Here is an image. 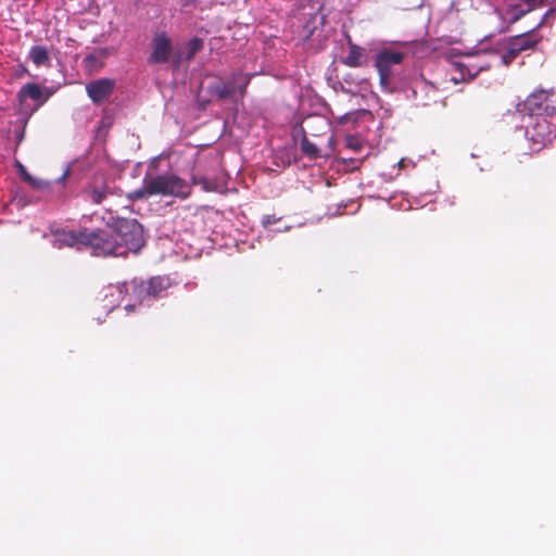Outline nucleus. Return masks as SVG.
Returning a JSON list of instances; mask_svg holds the SVG:
<instances>
[{
	"mask_svg": "<svg viewBox=\"0 0 556 556\" xmlns=\"http://www.w3.org/2000/svg\"><path fill=\"white\" fill-rule=\"evenodd\" d=\"M202 185L206 191H218L219 190L218 186L211 184L207 178H204L202 180Z\"/></svg>",
	"mask_w": 556,
	"mask_h": 556,
	"instance_id": "a878e982",
	"label": "nucleus"
},
{
	"mask_svg": "<svg viewBox=\"0 0 556 556\" xmlns=\"http://www.w3.org/2000/svg\"><path fill=\"white\" fill-rule=\"evenodd\" d=\"M541 40L542 37H540L534 29L520 35L511 36L507 39L508 43L519 54L528 50H534Z\"/></svg>",
	"mask_w": 556,
	"mask_h": 556,
	"instance_id": "f8f14e48",
	"label": "nucleus"
},
{
	"mask_svg": "<svg viewBox=\"0 0 556 556\" xmlns=\"http://www.w3.org/2000/svg\"><path fill=\"white\" fill-rule=\"evenodd\" d=\"M548 116H535L534 121L527 126L526 136L534 144L544 146L556 137L555 126L547 119Z\"/></svg>",
	"mask_w": 556,
	"mask_h": 556,
	"instance_id": "1a4fd4ad",
	"label": "nucleus"
},
{
	"mask_svg": "<svg viewBox=\"0 0 556 556\" xmlns=\"http://www.w3.org/2000/svg\"><path fill=\"white\" fill-rule=\"evenodd\" d=\"M84 249H89L96 256H125L124 245H119L118 239L110 225L108 229L98 231H83Z\"/></svg>",
	"mask_w": 556,
	"mask_h": 556,
	"instance_id": "7ed1b4c3",
	"label": "nucleus"
},
{
	"mask_svg": "<svg viewBox=\"0 0 556 556\" xmlns=\"http://www.w3.org/2000/svg\"><path fill=\"white\" fill-rule=\"evenodd\" d=\"M42 96L41 88L37 84H27L24 86L20 93V100L21 102L24 101L26 98H30L33 100H39Z\"/></svg>",
	"mask_w": 556,
	"mask_h": 556,
	"instance_id": "f3484780",
	"label": "nucleus"
},
{
	"mask_svg": "<svg viewBox=\"0 0 556 556\" xmlns=\"http://www.w3.org/2000/svg\"><path fill=\"white\" fill-rule=\"evenodd\" d=\"M202 48L203 42L201 39H191L182 49L175 52L173 56V66L176 68L179 67L182 61L191 60Z\"/></svg>",
	"mask_w": 556,
	"mask_h": 556,
	"instance_id": "4468645a",
	"label": "nucleus"
},
{
	"mask_svg": "<svg viewBox=\"0 0 556 556\" xmlns=\"http://www.w3.org/2000/svg\"><path fill=\"white\" fill-rule=\"evenodd\" d=\"M486 53L479 52L475 55L468 56L464 61L455 62L453 64L455 75L451 76V81L459 84L463 81L473 79L480 72L489 70L491 64L484 61Z\"/></svg>",
	"mask_w": 556,
	"mask_h": 556,
	"instance_id": "0eeeda50",
	"label": "nucleus"
},
{
	"mask_svg": "<svg viewBox=\"0 0 556 556\" xmlns=\"http://www.w3.org/2000/svg\"><path fill=\"white\" fill-rule=\"evenodd\" d=\"M301 150L309 159H317L320 156L319 150L316 147V144L311 142L306 136H303L301 140Z\"/></svg>",
	"mask_w": 556,
	"mask_h": 556,
	"instance_id": "6ab92c4d",
	"label": "nucleus"
},
{
	"mask_svg": "<svg viewBox=\"0 0 556 556\" xmlns=\"http://www.w3.org/2000/svg\"><path fill=\"white\" fill-rule=\"evenodd\" d=\"M420 91H425V92H428V91H432L434 92V87L430 84H427V83H424L420 87Z\"/></svg>",
	"mask_w": 556,
	"mask_h": 556,
	"instance_id": "c85d7f7f",
	"label": "nucleus"
},
{
	"mask_svg": "<svg viewBox=\"0 0 556 556\" xmlns=\"http://www.w3.org/2000/svg\"><path fill=\"white\" fill-rule=\"evenodd\" d=\"M85 61L87 62V65L89 67H93V64L97 61V54L91 53V54L87 55Z\"/></svg>",
	"mask_w": 556,
	"mask_h": 556,
	"instance_id": "bb28decb",
	"label": "nucleus"
},
{
	"mask_svg": "<svg viewBox=\"0 0 556 556\" xmlns=\"http://www.w3.org/2000/svg\"><path fill=\"white\" fill-rule=\"evenodd\" d=\"M30 60L37 65H43L49 61L48 51L45 47L35 46L29 51Z\"/></svg>",
	"mask_w": 556,
	"mask_h": 556,
	"instance_id": "a211bd4d",
	"label": "nucleus"
},
{
	"mask_svg": "<svg viewBox=\"0 0 556 556\" xmlns=\"http://www.w3.org/2000/svg\"><path fill=\"white\" fill-rule=\"evenodd\" d=\"M404 58V52L389 49L376 53L374 66L379 74V85L382 91L393 93L397 90L396 66L402 64Z\"/></svg>",
	"mask_w": 556,
	"mask_h": 556,
	"instance_id": "f03ea898",
	"label": "nucleus"
},
{
	"mask_svg": "<svg viewBox=\"0 0 556 556\" xmlns=\"http://www.w3.org/2000/svg\"><path fill=\"white\" fill-rule=\"evenodd\" d=\"M105 195H106L105 187H94L90 191V198H91L92 202H94V203H101L102 200L105 198Z\"/></svg>",
	"mask_w": 556,
	"mask_h": 556,
	"instance_id": "4be33fe9",
	"label": "nucleus"
},
{
	"mask_svg": "<svg viewBox=\"0 0 556 556\" xmlns=\"http://www.w3.org/2000/svg\"><path fill=\"white\" fill-rule=\"evenodd\" d=\"M518 55L519 53L507 42V49L501 55V62L503 65L508 66L516 60Z\"/></svg>",
	"mask_w": 556,
	"mask_h": 556,
	"instance_id": "412c9836",
	"label": "nucleus"
},
{
	"mask_svg": "<svg viewBox=\"0 0 556 556\" xmlns=\"http://www.w3.org/2000/svg\"><path fill=\"white\" fill-rule=\"evenodd\" d=\"M28 184L37 189V190H46L50 187V182L47 181V180H42V179H38V178H35V177H31L30 180L28 181Z\"/></svg>",
	"mask_w": 556,
	"mask_h": 556,
	"instance_id": "5701e85b",
	"label": "nucleus"
},
{
	"mask_svg": "<svg viewBox=\"0 0 556 556\" xmlns=\"http://www.w3.org/2000/svg\"><path fill=\"white\" fill-rule=\"evenodd\" d=\"M302 30L300 31V37L304 40H308L315 29V17L305 18L301 25Z\"/></svg>",
	"mask_w": 556,
	"mask_h": 556,
	"instance_id": "aec40b11",
	"label": "nucleus"
},
{
	"mask_svg": "<svg viewBox=\"0 0 556 556\" xmlns=\"http://www.w3.org/2000/svg\"><path fill=\"white\" fill-rule=\"evenodd\" d=\"M151 54L149 56V63L157 64V63H166L168 61L173 62V56L176 51H174V47L172 40L164 34H156L151 41Z\"/></svg>",
	"mask_w": 556,
	"mask_h": 556,
	"instance_id": "9d476101",
	"label": "nucleus"
},
{
	"mask_svg": "<svg viewBox=\"0 0 556 556\" xmlns=\"http://www.w3.org/2000/svg\"><path fill=\"white\" fill-rule=\"evenodd\" d=\"M190 193V187L175 175H159L146 178L143 186L128 194L132 201L148 199L152 195L186 198Z\"/></svg>",
	"mask_w": 556,
	"mask_h": 556,
	"instance_id": "f257e3e1",
	"label": "nucleus"
},
{
	"mask_svg": "<svg viewBox=\"0 0 556 556\" xmlns=\"http://www.w3.org/2000/svg\"><path fill=\"white\" fill-rule=\"evenodd\" d=\"M531 4L523 5L522 3L515 1L508 5L507 13L510 14L509 24H515L527 13L531 12Z\"/></svg>",
	"mask_w": 556,
	"mask_h": 556,
	"instance_id": "dca6fc26",
	"label": "nucleus"
},
{
	"mask_svg": "<svg viewBox=\"0 0 556 556\" xmlns=\"http://www.w3.org/2000/svg\"><path fill=\"white\" fill-rule=\"evenodd\" d=\"M263 223L264 225H267V224H274L275 223V219H271L270 216H266L264 219H263Z\"/></svg>",
	"mask_w": 556,
	"mask_h": 556,
	"instance_id": "7c9ffc66",
	"label": "nucleus"
},
{
	"mask_svg": "<svg viewBox=\"0 0 556 556\" xmlns=\"http://www.w3.org/2000/svg\"><path fill=\"white\" fill-rule=\"evenodd\" d=\"M83 231L74 232L66 230H56L53 232V247L62 249L63 247L76 248L77 250L84 249Z\"/></svg>",
	"mask_w": 556,
	"mask_h": 556,
	"instance_id": "ddd939ff",
	"label": "nucleus"
},
{
	"mask_svg": "<svg viewBox=\"0 0 556 556\" xmlns=\"http://www.w3.org/2000/svg\"><path fill=\"white\" fill-rule=\"evenodd\" d=\"M119 245H124L125 255L137 253L144 244L142 226L136 219L117 218L111 224Z\"/></svg>",
	"mask_w": 556,
	"mask_h": 556,
	"instance_id": "423d86ee",
	"label": "nucleus"
},
{
	"mask_svg": "<svg viewBox=\"0 0 556 556\" xmlns=\"http://www.w3.org/2000/svg\"><path fill=\"white\" fill-rule=\"evenodd\" d=\"M115 87V80L111 78H100L86 85V91L94 103H99L109 98Z\"/></svg>",
	"mask_w": 556,
	"mask_h": 556,
	"instance_id": "9b49d317",
	"label": "nucleus"
},
{
	"mask_svg": "<svg viewBox=\"0 0 556 556\" xmlns=\"http://www.w3.org/2000/svg\"><path fill=\"white\" fill-rule=\"evenodd\" d=\"M421 104H422L424 106H427V105H429V104H430V102H429V101H427V102H422Z\"/></svg>",
	"mask_w": 556,
	"mask_h": 556,
	"instance_id": "2f4dec72",
	"label": "nucleus"
},
{
	"mask_svg": "<svg viewBox=\"0 0 556 556\" xmlns=\"http://www.w3.org/2000/svg\"><path fill=\"white\" fill-rule=\"evenodd\" d=\"M349 53L343 58L342 63L349 67H359L364 64L365 52L364 49L353 42L349 34L345 35Z\"/></svg>",
	"mask_w": 556,
	"mask_h": 556,
	"instance_id": "2eb2a0df",
	"label": "nucleus"
},
{
	"mask_svg": "<svg viewBox=\"0 0 556 556\" xmlns=\"http://www.w3.org/2000/svg\"><path fill=\"white\" fill-rule=\"evenodd\" d=\"M250 78L251 76L248 74L238 73L228 81H216L211 88L219 99L238 101L243 98Z\"/></svg>",
	"mask_w": 556,
	"mask_h": 556,
	"instance_id": "6e6552de",
	"label": "nucleus"
},
{
	"mask_svg": "<svg viewBox=\"0 0 556 556\" xmlns=\"http://www.w3.org/2000/svg\"><path fill=\"white\" fill-rule=\"evenodd\" d=\"M124 287H125V285L116 286V287H111L110 288L111 295L113 296L114 293H117V295L121 296V294L123 293V288Z\"/></svg>",
	"mask_w": 556,
	"mask_h": 556,
	"instance_id": "cd10ccee",
	"label": "nucleus"
},
{
	"mask_svg": "<svg viewBox=\"0 0 556 556\" xmlns=\"http://www.w3.org/2000/svg\"><path fill=\"white\" fill-rule=\"evenodd\" d=\"M554 88H538L523 101L517 104V112L530 116H556V103L554 101Z\"/></svg>",
	"mask_w": 556,
	"mask_h": 556,
	"instance_id": "39448f33",
	"label": "nucleus"
},
{
	"mask_svg": "<svg viewBox=\"0 0 556 556\" xmlns=\"http://www.w3.org/2000/svg\"><path fill=\"white\" fill-rule=\"evenodd\" d=\"M172 286V281L166 276L153 277L148 281L134 279L131 281V300L125 306V309L129 313L132 312L136 305L150 306L152 300L162 295Z\"/></svg>",
	"mask_w": 556,
	"mask_h": 556,
	"instance_id": "20e7f679",
	"label": "nucleus"
},
{
	"mask_svg": "<svg viewBox=\"0 0 556 556\" xmlns=\"http://www.w3.org/2000/svg\"><path fill=\"white\" fill-rule=\"evenodd\" d=\"M303 136H306V135H305V130L302 127V125L301 124L294 125L292 128V138H293L294 142H296L298 139L302 140Z\"/></svg>",
	"mask_w": 556,
	"mask_h": 556,
	"instance_id": "b1692460",
	"label": "nucleus"
},
{
	"mask_svg": "<svg viewBox=\"0 0 556 556\" xmlns=\"http://www.w3.org/2000/svg\"><path fill=\"white\" fill-rule=\"evenodd\" d=\"M17 167L22 179L28 182L33 176L27 173L26 168L22 164H17Z\"/></svg>",
	"mask_w": 556,
	"mask_h": 556,
	"instance_id": "393cba45",
	"label": "nucleus"
},
{
	"mask_svg": "<svg viewBox=\"0 0 556 556\" xmlns=\"http://www.w3.org/2000/svg\"><path fill=\"white\" fill-rule=\"evenodd\" d=\"M70 175V168H66V170L63 173V175L58 179V182H63Z\"/></svg>",
	"mask_w": 556,
	"mask_h": 556,
	"instance_id": "c756f323",
	"label": "nucleus"
}]
</instances>
